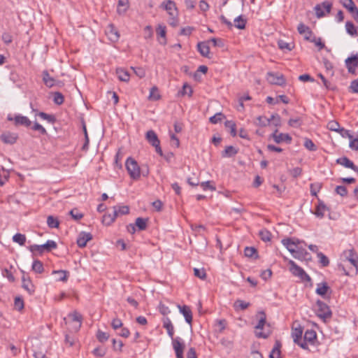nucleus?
Wrapping results in <instances>:
<instances>
[{
    "label": "nucleus",
    "mask_w": 358,
    "mask_h": 358,
    "mask_svg": "<svg viewBox=\"0 0 358 358\" xmlns=\"http://www.w3.org/2000/svg\"><path fill=\"white\" fill-rule=\"evenodd\" d=\"M47 224L51 228H58L59 225V221L58 219L52 215H49L47 217Z\"/></svg>",
    "instance_id": "79ce46f5"
},
{
    "label": "nucleus",
    "mask_w": 358,
    "mask_h": 358,
    "mask_svg": "<svg viewBox=\"0 0 358 358\" xmlns=\"http://www.w3.org/2000/svg\"><path fill=\"white\" fill-rule=\"evenodd\" d=\"M145 138L153 147L160 143L157 135L153 130H149L145 134Z\"/></svg>",
    "instance_id": "b1692460"
},
{
    "label": "nucleus",
    "mask_w": 358,
    "mask_h": 358,
    "mask_svg": "<svg viewBox=\"0 0 358 358\" xmlns=\"http://www.w3.org/2000/svg\"><path fill=\"white\" fill-rule=\"evenodd\" d=\"M160 95L159 94V91L157 87H152L150 89V94H149V99L157 101L159 99Z\"/></svg>",
    "instance_id": "603ef678"
},
{
    "label": "nucleus",
    "mask_w": 358,
    "mask_h": 358,
    "mask_svg": "<svg viewBox=\"0 0 358 358\" xmlns=\"http://www.w3.org/2000/svg\"><path fill=\"white\" fill-rule=\"evenodd\" d=\"M117 217V213L116 211H113L112 214H105L103 216L102 222L105 225L109 226L110 225Z\"/></svg>",
    "instance_id": "7c9ffc66"
},
{
    "label": "nucleus",
    "mask_w": 358,
    "mask_h": 358,
    "mask_svg": "<svg viewBox=\"0 0 358 358\" xmlns=\"http://www.w3.org/2000/svg\"><path fill=\"white\" fill-rule=\"evenodd\" d=\"M324 8L322 6V3L321 4H317L315 7V15L317 16V17L318 18H321L322 17H324L325 15V13L324 12Z\"/></svg>",
    "instance_id": "0e129e2a"
},
{
    "label": "nucleus",
    "mask_w": 358,
    "mask_h": 358,
    "mask_svg": "<svg viewBox=\"0 0 358 358\" xmlns=\"http://www.w3.org/2000/svg\"><path fill=\"white\" fill-rule=\"evenodd\" d=\"M303 338L310 343L313 344L315 340L317 338V334L313 329H307L305 331Z\"/></svg>",
    "instance_id": "2f4dec72"
},
{
    "label": "nucleus",
    "mask_w": 358,
    "mask_h": 358,
    "mask_svg": "<svg viewBox=\"0 0 358 358\" xmlns=\"http://www.w3.org/2000/svg\"><path fill=\"white\" fill-rule=\"evenodd\" d=\"M8 121H13L15 127L23 126L24 127H29L31 125V121L26 116L22 115H15L13 117L8 115L7 117Z\"/></svg>",
    "instance_id": "423d86ee"
},
{
    "label": "nucleus",
    "mask_w": 358,
    "mask_h": 358,
    "mask_svg": "<svg viewBox=\"0 0 358 358\" xmlns=\"http://www.w3.org/2000/svg\"><path fill=\"white\" fill-rule=\"evenodd\" d=\"M92 239V235L89 232L81 231L77 238V245L79 248H85L87 243Z\"/></svg>",
    "instance_id": "f8f14e48"
},
{
    "label": "nucleus",
    "mask_w": 358,
    "mask_h": 358,
    "mask_svg": "<svg viewBox=\"0 0 358 358\" xmlns=\"http://www.w3.org/2000/svg\"><path fill=\"white\" fill-rule=\"evenodd\" d=\"M317 257L319 259V262L322 266L326 267L329 264V260L328 257L324 255L322 252H317Z\"/></svg>",
    "instance_id": "8fccbe9b"
},
{
    "label": "nucleus",
    "mask_w": 358,
    "mask_h": 358,
    "mask_svg": "<svg viewBox=\"0 0 358 358\" xmlns=\"http://www.w3.org/2000/svg\"><path fill=\"white\" fill-rule=\"evenodd\" d=\"M327 128L331 131L338 132L341 127L338 122L332 120L328 122Z\"/></svg>",
    "instance_id": "4d7b16f0"
},
{
    "label": "nucleus",
    "mask_w": 358,
    "mask_h": 358,
    "mask_svg": "<svg viewBox=\"0 0 358 358\" xmlns=\"http://www.w3.org/2000/svg\"><path fill=\"white\" fill-rule=\"evenodd\" d=\"M31 129L34 131H39L40 134H43V135H45L47 134V131L46 129L42 126L39 123L35 122L34 123V125L33 127H31Z\"/></svg>",
    "instance_id": "69168bd1"
},
{
    "label": "nucleus",
    "mask_w": 358,
    "mask_h": 358,
    "mask_svg": "<svg viewBox=\"0 0 358 358\" xmlns=\"http://www.w3.org/2000/svg\"><path fill=\"white\" fill-rule=\"evenodd\" d=\"M278 48L282 50H286L287 51H290L292 49V47L291 46L290 43H288L282 40H280L278 42Z\"/></svg>",
    "instance_id": "e2e57ef3"
},
{
    "label": "nucleus",
    "mask_w": 358,
    "mask_h": 358,
    "mask_svg": "<svg viewBox=\"0 0 358 358\" xmlns=\"http://www.w3.org/2000/svg\"><path fill=\"white\" fill-rule=\"evenodd\" d=\"M172 345L176 352V358H183L185 344L182 341L181 338L179 337L172 338Z\"/></svg>",
    "instance_id": "9d476101"
},
{
    "label": "nucleus",
    "mask_w": 358,
    "mask_h": 358,
    "mask_svg": "<svg viewBox=\"0 0 358 358\" xmlns=\"http://www.w3.org/2000/svg\"><path fill=\"white\" fill-rule=\"evenodd\" d=\"M266 79L268 83L272 85L282 86L286 83V80L283 75L278 73H275L273 72H268Z\"/></svg>",
    "instance_id": "6e6552de"
},
{
    "label": "nucleus",
    "mask_w": 358,
    "mask_h": 358,
    "mask_svg": "<svg viewBox=\"0 0 358 358\" xmlns=\"http://www.w3.org/2000/svg\"><path fill=\"white\" fill-rule=\"evenodd\" d=\"M327 210V207L324 203H319L315 209V211L314 214L320 218H322L324 217V212Z\"/></svg>",
    "instance_id": "a18cd8bd"
},
{
    "label": "nucleus",
    "mask_w": 358,
    "mask_h": 358,
    "mask_svg": "<svg viewBox=\"0 0 358 358\" xmlns=\"http://www.w3.org/2000/svg\"><path fill=\"white\" fill-rule=\"evenodd\" d=\"M224 125H225L226 128L229 129L230 134L233 137L236 136V134H237L236 125L234 121L227 120L224 122Z\"/></svg>",
    "instance_id": "a19ab883"
},
{
    "label": "nucleus",
    "mask_w": 358,
    "mask_h": 358,
    "mask_svg": "<svg viewBox=\"0 0 358 358\" xmlns=\"http://www.w3.org/2000/svg\"><path fill=\"white\" fill-rule=\"evenodd\" d=\"M162 7H163L166 10H167L170 15H174L173 13H172V10L176 9V4L173 1L168 0L166 1H164L162 3Z\"/></svg>",
    "instance_id": "4c0bfd02"
},
{
    "label": "nucleus",
    "mask_w": 358,
    "mask_h": 358,
    "mask_svg": "<svg viewBox=\"0 0 358 358\" xmlns=\"http://www.w3.org/2000/svg\"><path fill=\"white\" fill-rule=\"evenodd\" d=\"M148 219L143 217H137L135 222V226L138 229L139 231H143L147 228Z\"/></svg>",
    "instance_id": "58836bf2"
},
{
    "label": "nucleus",
    "mask_w": 358,
    "mask_h": 358,
    "mask_svg": "<svg viewBox=\"0 0 358 358\" xmlns=\"http://www.w3.org/2000/svg\"><path fill=\"white\" fill-rule=\"evenodd\" d=\"M304 147L310 151H315L317 150V146L313 142L312 140L309 138H306L303 144Z\"/></svg>",
    "instance_id": "13d9d810"
},
{
    "label": "nucleus",
    "mask_w": 358,
    "mask_h": 358,
    "mask_svg": "<svg viewBox=\"0 0 358 358\" xmlns=\"http://www.w3.org/2000/svg\"><path fill=\"white\" fill-rule=\"evenodd\" d=\"M14 305H15V308L17 310H22L24 308V301H23L22 299H21L19 296L15 297V301H14Z\"/></svg>",
    "instance_id": "338daca9"
},
{
    "label": "nucleus",
    "mask_w": 358,
    "mask_h": 358,
    "mask_svg": "<svg viewBox=\"0 0 358 358\" xmlns=\"http://www.w3.org/2000/svg\"><path fill=\"white\" fill-rule=\"evenodd\" d=\"M22 287L27 291L29 294H33L35 292L34 285H33L29 277L23 275L22 278Z\"/></svg>",
    "instance_id": "6ab92c4d"
},
{
    "label": "nucleus",
    "mask_w": 358,
    "mask_h": 358,
    "mask_svg": "<svg viewBox=\"0 0 358 358\" xmlns=\"http://www.w3.org/2000/svg\"><path fill=\"white\" fill-rule=\"evenodd\" d=\"M345 29L347 33L351 36H357L358 34L357 28L351 21L345 22Z\"/></svg>",
    "instance_id": "72a5a7b5"
},
{
    "label": "nucleus",
    "mask_w": 358,
    "mask_h": 358,
    "mask_svg": "<svg viewBox=\"0 0 358 358\" xmlns=\"http://www.w3.org/2000/svg\"><path fill=\"white\" fill-rule=\"evenodd\" d=\"M316 314L323 321L325 322L327 320H329L331 317V310H330L329 306L327 305L324 302L320 300H317L316 302Z\"/></svg>",
    "instance_id": "7ed1b4c3"
},
{
    "label": "nucleus",
    "mask_w": 358,
    "mask_h": 358,
    "mask_svg": "<svg viewBox=\"0 0 358 358\" xmlns=\"http://www.w3.org/2000/svg\"><path fill=\"white\" fill-rule=\"evenodd\" d=\"M224 118H225V116L223 113H217L215 115H214L213 116L210 117L209 119V121L212 124H217L218 122H220L222 120V119H224Z\"/></svg>",
    "instance_id": "864d4df0"
},
{
    "label": "nucleus",
    "mask_w": 358,
    "mask_h": 358,
    "mask_svg": "<svg viewBox=\"0 0 358 358\" xmlns=\"http://www.w3.org/2000/svg\"><path fill=\"white\" fill-rule=\"evenodd\" d=\"M209 41H203L199 42L197 44V50L199 52V53L204 57L210 58L209 54H210V48L208 45Z\"/></svg>",
    "instance_id": "4be33fe9"
},
{
    "label": "nucleus",
    "mask_w": 358,
    "mask_h": 358,
    "mask_svg": "<svg viewBox=\"0 0 358 358\" xmlns=\"http://www.w3.org/2000/svg\"><path fill=\"white\" fill-rule=\"evenodd\" d=\"M180 93L181 96H185L187 94L189 96H192L193 90L190 85H189L187 83H185Z\"/></svg>",
    "instance_id": "5fc2aeb1"
},
{
    "label": "nucleus",
    "mask_w": 358,
    "mask_h": 358,
    "mask_svg": "<svg viewBox=\"0 0 358 358\" xmlns=\"http://www.w3.org/2000/svg\"><path fill=\"white\" fill-rule=\"evenodd\" d=\"M129 7V0H119L117 3V12L120 15H124Z\"/></svg>",
    "instance_id": "bb28decb"
},
{
    "label": "nucleus",
    "mask_w": 358,
    "mask_h": 358,
    "mask_svg": "<svg viewBox=\"0 0 358 358\" xmlns=\"http://www.w3.org/2000/svg\"><path fill=\"white\" fill-rule=\"evenodd\" d=\"M194 275L201 280H204L206 278V273L203 268H194Z\"/></svg>",
    "instance_id": "bf43d9fd"
},
{
    "label": "nucleus",
    "mask_w": 358,
    "mask_h": 358,
    "mask_svg": "<svg viewBox=\"0 0 358 358\" xmlns=\"http://www.w3.org/2000/svg\"><path fill=\"white\" fill-rule=\"evenodd\" d=\"M345 260L348 261L352 266V271L355 274L358 273V255L353 248L346 250L343 252Z\"/></svg>",
    "instance_id": "39448f33"
},
{
    "label": "nucleus",
    "mask_w": 358,
    "mask_h": 358,
    "mask_svg": "<svg viewBox=\"0 0 358 358\" xmlns=\"http://www.w3.org/2000/svg\"><path fill=\"white\" fill-rule=\"evenodd\" d=\"M180 313L183 315L187 323L191 324L192 322V313L190 308L186 305H178Z\"/></svg>",
    "instance_id": "2eb2a0df"
},
{
    "label": "nucleus",
    "mask_w": 358,
    "mask_h": 358,
    "mask_svg": "<svg viewBox=\"0 0 358 358\" xmlns=\"http://www.w3.org/2000/svg\"><path fill=\"white\" fill-rule=\"evenodd\" d=\"M341 3L351 14L355 21L358 23V8L352 0H341Z\"/></svg>",
    "instance_id": "0eeeda50"
},
{
    "label": "nucleus",
    "mask_w": 358,
    "mask_h": 358,
    "mask_svg": "<svg viewBox=\"0 0 358 358\" xmlns=\"http://www.w3.org/2000/svg\"><path fill=\"white\" fill-rule=\"evenodd\" d=\"M288 264L289 265V270L292 273L299 277L301 280L305 282H310V277L305 272V271L299 266L293 260L289 259Z\"/></svg>",
    "instance_id": "f03ea898"
},
{
    "label": "nucleus",
    "mask_w": 358,
    "mask_h": 358,
    "mask_svg": "<svg viewBox=\"0 0 358 358\" xmlns=\"http://www.w3.org/2000/svg\"><path fill=\"white\" fill-rule=\"evenodd\" d=\"M271 138L276 143H280L282 142H286L289 144L292 142V137L288 134L278 133V130L275 129V131L271 134Z\"/></svg>",
    "instance_id": "9b49d317"
},
{
    "label": "nucleus",
    "mask_w": 358,
    "mask_h": 358,
    "mask_svg": "<svg viewBox=\"0 0 358 358\" xmlns=\"http://www.w3.org/2000/svg\"><path fill=\"white\" fill-rule=\"evenodd\" d=\"M43 81L48 87H52L56 84V80L50 76L47 71L43 72Z\"/></svg>",
    "instance_id": "cd10ccee"
},
{
    "label": "nucleus",
    "mask_w": 358,
    "mask_h": 358,
    "mask_svg": "<svg viewBox=\"0 0 358 358\" xmlns=\"http://www.w3.org/2000/svg\"><path fill=\"white\" fill-rule=\"evenodd\" d=\"M259 235L260 238L265 242L269 241L271 238V232L266 229L261 230L259 233Z\"/></svg>",
    "instance_id": "6e6d98bb"
},
{
    "label": "nucleus",
    "mask_w": 358,
    "mask_h": 358,
    "mask_svg": "<svg viewBox=\"0 0 358 358\" xmlns=\"http://www.w3.org/2000/svg\"><path fill=\"white\" fill-rule=\"evenodd\" d=\"M106 34L108 36V38L113 42L117 41L120 38L118 31L113 24H110L107 27L106 29Z\"/></svg>",
    "instance_id": "4468645a"
},
{
    "label": "nucleus",
    "mask_w": 358,
    "mask_h": 358,
    "mask_svg": "<svg viewBox=\"0 0 358 358\" xmlns=\"http://www.w3.org/2000/svg\"><path fill=\"white\" fill-rule=\"evenodd\" d=\"M116 73L120 80L124 82H128L129 80L130 75L127 71L122 69H117Z\"/></svg>",
    "instance_id": "e433bc0d"
},
{
    "label": "nucleus",
    "mask_w": 358,
    "mask_h": 358,
    "mask_svg": "<svg viewBox=\"0 0 358 358\" xmlns=\"http://www.w3.org/2000/svg\"><path fill=\"white\" fill-rule=\"evenodd\" d=\"M126 169L131 178L138 180L141 176V169L137 162L131 157L127 158L125 162Z\"/></svg>",
    "instance_id": "f257e3e1"
},
{
    "label": "nucleus",
    "mask_w": 358,
    "mask_h": 358,
    "mask_svg": "<svg viewBox=\"0 0 358 358\" xmlns=\"http://www.w3.org/2000/svg\"><path fill=\"white\" fill-rule=\"evenodd\" d=\"M303 331V327L301 324H298L296 326L294 324L292 326V337L294 342H298L302 338Z\"/></svg>",
    "instance_id": "a211bd4d"
},
{
    "label": "nucleus",
    "mask_w": 358,
    "mask_h": 358,
    "mask_svg": "<svg viewBox=\"0 0 358 358\" xmlns=\"http://www.w3.org/2000/svg\"><path fill=\"white\" fill-rule=\"evenodd\" d=\"M57 244L52 240H48L43 245H32L29 249L31 252H38L42 254L44 251L50 252L53 249H56Z\"/></svg>",
    "instance_id": "20e7f679"
},
{
    "label": "nucleus",
    "mask_w": 358,
    "mask_h": 358,
    "mask_svg": "<svg viewBox=\"0 0 358 358\" xmlns=\"http://www.w3.org/2000/svg\"><path fill=\"white\" fill-rule=\"evenodd\" d=\"M116 211L117 216L119 215H127L129 213V208L127 206H114L113 210Z\"/></svg>",
    "instance_id": "de8ad7c7"
},
{
    "label": "nucleus",
    "mask_w": 358,
    "mask_h": 358,
    "mask_svg": "<svg viewBox=\"0 0 358 358\" xmlns=\"http://www.w3.org/2000/svg\"><path fill=\"white\" fill-rule=\"evenodd\" d=\"M336 163L340 165H342L346 168L351 169L352 170H353L355 172L358 170V166L355 165L353 162L350 160L347 157H340V158L337 159Z\"/></svg>",
    "instance_id": "f3484780"
},
{
    "label": "nucleus",
    "mask_w": 358,
    "mask_h": 358,
    "mask_svg": "<svg viewBox=\"0 0 358 358\" xmlns=\"http://www.w3.org/2000/svg\"><path fill=\"white\" fill-rule=\"evenodd\" d=\"M250 306L249 302H245V301L238 299L234 302V308L236 310H245Z\"/></svg>",
    "instance_id": "37998d69"
},
{
    "label": "nucleus",
    "mask_w": 358,
    "mask_h": 358,
    "mask_svg": "<svg viewBox=\"0 0 358 358\" xmlns=\"http://www.w3.org/2000/svg\"><path fill=\"white\" fill-rule=\"evenodd\" d=\"M282 243L291 253L294 252L295 250L298 248L296 247L295 241L291 238L282 239Z\"/></svg>",
    "instance_id": "c85d7f7f"
},
{
    "label": "nucleus",
    "mask_w": 358,
    "mask_h": 358,
    "mask_svg": "<svg viewBox=\"0 0 358 358\" xmlns=\"http://www.w3.org/2000/svg\"><path fill=\"white\" fill-rule=\"evenodd\" d=\"M244 254L247 257L258 258L257 250L254 247H246L244 250Z\"/></svg>",
    "instance_id": "c03bdc74"
},
{
    "label": "nucleus",
    "mask_w": 358,
    "mask_h": 358,
    "mask_svg": "<svg viewBox=\"0 0 358 358\" xmlns=\"http://www.w3.org/2000/svg\"><path fill=\"white\" fill-rule=\"evenodd\" d=\"M96 337L99 341L101 343H104L109 338V334L99 330L97 331Z\"/></svg>",
    "instance_id": "680f3d73"
},
{
    "label": "nucleus",
    "mask_w": 358,
    "mask_h": 358,
    "mask_svg": "<svg viewBox=\"0 0 358 358\" xmlns=\"http://www.w3.org/2000/svg\"><path fill=\"white\" fill-rule=\"evenodd\" d=\"M282 347V344L280 341H276L275 342L274 346L270 353V358H281V352L280 348Z\"/></svg>",
    "instance_id": "a878e982"
},
{
    "label": "nucleus",
    "mask_w": 358,
    "mask_h": 358,
    "mask_svg": "<svg viewBox=\"0 0 358 358\" xmlns=\"http://www.w3.org/2000/svg\"><path fill=\"white\" fill-rule=\"evenodd\" d=\"M31 268L33 271L37 273H42L44 271L43 263L38 259L34 261Z\"/></svg>",
    "instance_id": "ea45409f"
},
{
    "label": "nucleus",
    "mask_w": 358,
    "mask_h": 358,
    "mask_svg": "<svg viewBox=\"0 0 358 358\" xmlns=\"http://www.w3.org/2000/svg\"><path fill=\"white\" fill-rule=\"evenodd\" d=\"M69 317L71 319L72 322L76 323V325L73 327L74 330L76 331H78L82 324V315L78 312L74 311L73 313L69 314Z\"/></svg>",
    "instance_id": "aec40b11"
},
{
    "label": "nucleus",
    "mask_w": 358,
    "mask_h": 358,
    "mask_svg": "<svg viewBox=\"0 0 358 358\" xmlns=\"http://www.w3.org/2000/svg\"><path fill=\"white\" fill-rule=\"evenodd\" d=\"M157 33L158 36L162 38V40L159 39V43L162 45H165L166 43V27L162 25H159L158 28L157 29Z\"/></svg>",
    "instance_id": "473e14b6"
},
{
    "label": "nucleus",
    "mask_w": 358,
    "mask_h": 358,
    "mask_svg": "<svg viewBox=\"0 0 358 358\" xmlns=\"http://www.w3.org/2000/svg\"><path fill=\"white\" fill-rule=\"evenodd\" d=\"M52 274L58 275L57 280L66 282L68 280L69 273L67 271L59 270V271H53Z\"/></svg>",
    "instance_id": "f704fd0d"
},
{
    "label": "nucleus",
    "mask_w": 358,
    "mask_h": 358,
    "mask_svg": "<svg viewBox=\"0 0 358 358\" xmlns=\"http://www.w3.org/2000/svg\"><path fill=\"white\" fill-rule=\"evenodd\" d=\"M329 292H330V294L331 293V288L329 287V286L328 285V284L326 282L318 283L317 285V288H316L315 292L318 295H320L325 299L326 298L325 296Z\"/></svg>",
    "instance_id": "dca6fc26"
},
{
    "label": "nucleus",
    "mask_w": 358,
    "mask_h": 358,
    "mask_svg": "<svg viewBox=\"0 0 358 358\" xmlns=\"http://www.w3.org/2000/svg\"><path fill=\"white\" fill-rule=\"evenodd\" d=\"M163 322V327L166 329L168 335L172 338H173L174 335V327L171 321V320L166 317L162 320Z\"/></svg>",
    "instance_id": "5701e85b"
},
{
    "label": "nucleus",
    "mask_w": 358,
    "mask_h": 358,
    "mask_svg": "<svg viewBox=\"0 0 358 358\" xmlns=\"http://www.w3.org/2000/svg\"><path fill=\"white\" fill-rule=\"evenodd\" d=\"M335 192L337 194L341 196H346L348 194V190L345 186L344 185H338L335 189Z\"/></svg>",
    "instance_id": "052dcab7"
},
{
    "label": "nucleus",
    "mask_w": 358,
    "mask_h": 358,
    "mask_svg": "<svg viewBox=\"0 0 358 358\" xmlns=\"http://www.w3.org/2000/svg\"><path fill=\"white\" fill-rule=\"evenodd\" d=\"M258 318L259 321L257 325L255 326L256 330H263L264 327L266 324V315L264 311L262 310L258 312Z\"/></svg>",
    "instance_id": "393cba45"
},
{
    "label": "nucleus",
    "mask_w": 358,
    "mask_h": 358,
    "mask_svg": "<svg viewBox=\"0 0 358 358\" xmlns=\"http://www.w3.org/2000/svg\"><path fill=\"white\" fill-rule=\"evenodd\" d=\"M297 30L300 34H304V38L307 41L310 40L313 35V31L309 27L305 25L303 23L299 24Z\"/></svg>",
    "instance_id": "412c9836"
},
{
    "label": "nucleus",
    "mask_w": 358,
    "mask_h": 358,
    "mask_svg": "<svg viewBox=\"0 0 358 358\" xmlns=\"http://www.w3.org/2000/svg\"><path fill=\"white\" fill-rule=\"evenodd\" d=\"M13 241L20 245H24L26 242V236L22 234H16L13 236Z\"/></svg>",
    "instance_id": "09e8293b"
},
{
    "label": "nucleus",
    "mask_w": 358,
    "mask_h": 358,
    "mask_svg": "<svg viewBox=\"0 0 358 358\" xmlns=\"http://www.w3.org/2000/svg\"><path fill=\"white\" fill-rule=\"evenodd\" d=\"M53 101L57 105H62L64 101V97L63 94L59 92L53 93Z\"/></svg>",
    "instance_id": "3c124183"
},
{
    "label": "nucleus",
    "mask_w": 358,
    "mask_h": 358,
    "mask_svg": "<svg viewBox=\"0 0 358 358\" xmlns=\"http://www.w3.org/2000/svg\"><path fill=\"white\" fill-rule=\"evenodd\" d=\"M238 153V150L232 145H229L222 152V157H231Z\"/></svg>",
    "instance_id": "c756f323"
},
{
    "label": "nucleus",
    "mask_w": 358,
    "mask_h": 358,
    "mask_svg": "<svg viewBox=\"0 0 358 358\" xmlns=\"http://www.w3.org/2000/svg\"><path fill=\"white\" fill-rule=\"evenodd\" d=\"M245 24L246 20L241 15L234 19V26L239 29H245Z\"/></svg>",
    "instance_id": "49530a36"
},
{
    "label": "nucleus",
    "mask_w": 358,
    "mask_h": 358,
    "mask_svg": "<svg viewBox=\"0 0 358 358\" xmlns=\"http://www.w3.org/2000/svg\"><path fill=\"white\" fill-rule=\"evenodd\" d=\"M349 91L352 93H358V78L351 82Z\"/></svg>",
    "instance_id": "774afa93"
},
{
    "label": "nucleus",
    "mask_w": 358,
    "mask_h": 358,
    "mask_svg": "<svg viewBox=\"0 0 358 358\" xmlns=\"http://www.w3.org/2000/svg\"><path fill=\"white\" fill-rule=\"evenodd\" d=\"M292 254L295 259L302 260L306 258L308 255V252L305 249L297 248L295 250L294 252H292Z\"/></svg>",
    "instance_id": "c9c22d12"
},
{
    "label": "nucleus",
    "mask_w": 358,
    "mask_h": 358,
    "mask_svg": "<svg viewBox=\"0 0 358 358\" xmlns=\"http://www.w3.org/2000/svg\"><path fill=\"white\" fill-rule=\"evenodd\" d=\"M345 63L348 73L356 75V68L358 66V54L357 53L348 57Z\"/></svg>",
    "instance_id": "1a4fd4ad"
},
{
    "label": "nucleus",
    "mask_w": 358,
    "mask_h": 358,
    "mask_svg": "<svg viewBox=\"0 0 358 358\" xmlns=\"http://www.w3.org/2000/svg\"><path fill=\"white\" fill-rule=\"evenodd\" d=\"M0 138L4 143L12 145L17 141L18 135L16 133L6 131L0 136Z\"/></svg>",
    "instance_id": "ddd939ff"
}]
</instances>
